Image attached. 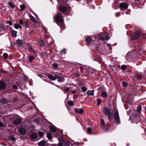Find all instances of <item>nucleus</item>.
I'll return each instance as SVG.
<instances>
[{"label":"nucleus","instance_id":"1","mask_svg":"<svg viewBox=\"0 0 146 146\" xmlns=\"http://www.w3.org/2000/svg\"><path fill=\"white\" fill-rule=\"evenodd\" d=\"M54 20L58 25L60 26L61 29L64 28L63 23V18L60 13H58L55 16Z\"/></svg>","mask_w":146,"mask_h":146},{"label":"nucleus","instance_id":"2","mask_svg":"<svg viewBox=\"0 0 146 146\" xmlns=\"http://www.w3.org/2000/svg\"><path fill=\"white\" fill-rule=\"evenodd\" d=\"M59 9L61 12L64 13L65 15H70V13L71 11L70 8L61 6L59 7Z\"/></svg>","mask_w":146,"mask_h":146},{"label":"nucleus","instance_id":"3","mask_svg":"<svg viewBox=\"0 0 146 146\" xmlns=\"http://www.w3.org/2000/svg\"><path fill=\"white\" fill-rule=\"evenodd\" d=\"M112 113L115 121L118 124H120V118L118 110L115 109L113 111Z\"/></svg>","mask_w":146,"mask_h":146},{"label":"nucleus","instance_id":"4","mask_svg":"<svg viewBox=\"0 0 146 146\" xmlns=\"http://www.w3.org/2000/svg\"><path fill=\"white\" fill-rule=\"evenodd\" d=\"M99 36L97 38L96 37L95 38L98 39H100L103 40H107L109 39V37L108 35L106 33H102L101 34H99Z\"/></svg>","mask_w":146,"mask_h":146},{"label":"nucleus","instance_id":"5","mask_svg":"<svg viewBox=\"0 0 146 146\" xmlns=\"http://www.w3.org/2000/svg\"><path fill=\"white\" fill-rule=\"evenodd\" d=\"M103 111L106 115H108V117L110 119L112 118V116L110 110L106 107H103L102 108Z\"/></svg>","mask_w":146,"mask_h":146},{"label":"nucleus","instance_id":"6","mask_svg":"<svg viewBox=\"0 0 146 146\" xmlns=\"http://www.w3.org/2000/svg\"><path fill=\"white\" fill-rule=\"evenodd\" d=\"M141 35V32L140 31H138L135 32L131 36V40H133L138 38Z\"/></svg>","mask_w":146,"mask_h":146},{"label":"nucleus","instance_id":"7","mask_svg":"<svg viewBox=\"0 0 146 146\" xmlns=\"http://www.w3.org/2000/svg\"><path fill=\"white\" fill-rule=\"evenodd\" d=\"M86 40L88 44H92L96 45L97 44V42L96 41H95L94 40H92V38L91 36L88 37L86 38Z\"/></svg>","mask_w":146,"mask_h":146},{"label":"nucleus","instance_id":"8","mask_svg":"<svg viewBox=\"0 0 146 146\" xmlns=\"http://www.w3.org/2000/svg\"><path fill=\"white\" fill-rule=\"evenodd\" d=\"M128 7V4L125 3H121L119 5V8L122 10H126Z\"/></svg>","mask_w":146,"mask_h":146},{"label":"nucleus","instance_id":"9","mask_svg":"<svg viewBox=\"0 0 146 146\" xmlns=\"http://www.w3.org/2000/svg\"><path fill=\"white\" fill-rule=\"evenodd\" d=\"M58 139L59 141L58 144V146H62L64 143H65V141L63 138L62 136H59L58 137Z\"/></svg>","mask_w":146,"mask_h":146},{"label":"nucleus","instance_id":"10","mask_svg":"<svg viewBox=\"0 0 146 146\" xmlns=\"http://www.w3.org/2000/svg\"><path fill=\"white\" fill-rule=\"evenodd\" d=\"M6 87V84L5 83L2 81H0V90H4Z\"/></svg>","mask_w":146,"mask_h":146},{"label":"nucleus","instance_id":"11","mask_svg":"<svg viewBox=\"0 0 146 146\" xmlns=\"http://www.w3.org/2000/svg\"><path fill=\"white\" fill-rule=\"evenodd\" d=\"M18 131L19 133L21 135H25L26 132V130L25 129L23 128H20L19 129Z\"/></svg>","mask_w":146,"mask_h":146},{"label":"nucleus","instance_id":"12","mask_svg":"<svg viewBox=\"0 0 146 146\" xmlns=\"http://www.w3.org/2000/svg\"><path fill=\"white\" fill-rule=\"evenodd\" d=\"M58 77V76L56 75H55L54 76L51 74L49 75L48 76V78L54 81Z\"/></svg>","mask_w":146,"mask_h":146},{"label":"nucleus","instance_id":"13","mask_svg":"<svg viewBox=\"0 0 146 146\" xmlns=\"http://www.w3.org/2000/svg\"><path fill=\"white\" fill-rule=\"evenodd\" d=\"M37 137V135L36 133H33L30 135L31 138L33 140L36 139Z\"/></svg>","mask_w":146,"mask_h":146},{"label":"nucleus","instance_id":"14","mask_svg":"<svg viewBox=\"0 0 146 146\" xmlns=\"http://www.w3.org/2000/svg\"><path fill=\"white\" fill-rule=\"evenodd\" d=\"M84 110L82 108L76 109L75 112L78 113H82L84 112Z\"/></svg>","mask_w":146,"mask_h":146},{"label":"nucleus","instance_id":"15","mask_svg":"<svg viewBox=\"0 0 146 146\" xmlns=\"http://www.w3.org/2000/svg\"><path fill=\"white\" fill-rule=\"evenodd\" d=\"M17 31L11 30V36L13 37H15L17 36Z\"/></svg>","mask_w":146,"mask_h":146},{"label":"nucleus","instance_id":"16","mask_svg":"<svg viewBox=\"0 0 146 146\" xmlns=\"http://www.w3.org/2000/svg\"><path fill=\"white\" fill-rule=\"evenodd\" d=\"M46 142L44 140L41 141L38 143V144L39 146H44L46 144Z\"/></svg>","mask_w":146,"mask_h":146},{"label":"nucleus","instance_id":"17","mask_svg":"<svg viewBox=\"0 0 146 146\" xmlns=\"http://www.w3.org/2000/svg\"><path fill=\"white\" fill-rule=\"evenodd\" d=\"M57 78L58 81L59 82H63L64 80V78L62 77V76H58Z\"/></svg>","mask_w":146,"mask_h":146},{"label":"nucleus","instance_id":"18","mask_svg":"<svg viewBox=\"0 0 146 146\" xmlns=\"http://www.w3.org/2000/svg\"><path fill=\"white\" fill-rule=\"evenodd\" d=\"M49 129L50 131L53 133H55L56 132V130L54 127L50 126L49 127Z\"/></svg>","mask_w":146,"mask_h":146},{"label":"nucleus","instance_id":"19","mask_svg":"<svg viewBox=\"0 0 146 146\" xmlns=\"http://www.w3.org/2000/svg\"><path fill=\"white\" fill-rule=\"evenodd\" d=\"M101 127L102 128H103L106 125L103 119H101Z\"/></svg>","mask_w":146,"mask_h":146},{"label":"nucleus","instance_id":"20","mask_svg":"<svg viewBox=\"0 0 146 146\" xmlns=\"http://www.w3.org/2000/svg\"><path fill=\"white\" fill-rule=\"evenodd\" d=\"M17 42L18 45L20 47H22L23 44L22 41L19 39L17 40Z\"/></svg>","mask_w":146,"mask_h":146},{"label":"nucleus","instance_id":"21","mask_svg":"<svg viewBox=\"0 0 146 146\" xmlns=\"http://www.w3.org/2000/svg\"><path fill=\"white\" fill-rule=\"evenodd\" d=\"M21 121L20 119H17L14 121V123L15 125H19L21 123Z\"/></svg>","mask_w":146,"mask_h":146},{"label":"nucleus","instance_id":"22","mask_svg":"<svg viewBox=\"0 0 146 146\" xmlns=\"http://www.w3.org/2000/svg\"><path fill=\"white\" fill-rule=\"evenodd\" d=\"M87 94L89 96H92L94 94V90H92L91 91H88L87 93Z\"/></svg>","mask_w":146,"mask_h":146},{"label":"nucleus","instance_id":"23","mask_svg":"<svg viewBox=\"0 0 146 146\" xmlns=\"http://www.w3.org/2000/svg\"><path fill=\"white\" fill-rule=\"evenodd\" d=\"M0 102L2 103L7 104V101L5 99L2 98L1 99Z\"/></svg>","mask_w":146,"mask_h":146},{"label":"nucleus","instance_id":"24","mask_svg":"<svg viewBox=\"0 0 146 146\" xmlns=\"http://www.w3.org/2000/svg\"><path fill=\"white\" fill-rule=\"evenodd\" d=\"M20 8L21 9L19 10V11H22L25 8V5L22 4L20 5Z\"/></svg>","mask_w":146,"mask_h":146},{"label":"nucleus","instance_id":"25","mask_svg":"<svg viewBox=\"0 0 146 146\" xmlns=\"http://www.w3.org/2000/svg\"><path fill=\"white\" fill-rule=\"evenodd\" d=\"M101 96L104 98H106L107 97V95L106 92H103L101 93Z\"/></svg>","mask_w":146,"mask_h":146},{"label":"nucleus","instance_id":"26","mask_svg":"<svg viewBox=\"0 0 146 146\" xmlns=\"http://www.w3.org/2000/svg\"><path fill=\"white\" fill-rule=\"evenodd\" d=\"M29 17L32 21H33L34 22H36V21L34 17L31 14H30L29 15Z\"/></svg>","mask_w":146,"mask_h":146},{"label":"nucleus","instance_id":"27","mask_svg":"<svg viewBox=\"0 0 146 146\" xmlns=\"http://www.w3.org/2000/svg\"><path fill=\"white\" fill-rule=\"evenodd\" d=\"M38 44L40 46H43L44 45V42L43 40H40L38 41Z\"/></svg>","mask_w":146,"mask_h":146},{"label":"nucleus","instance_id":"28","mask_svg":"<svg viewBox=\"0 0 146 146\" xmlns=\"http://www.w3.org/2000/svg\"><path fill=\"white\" fill-rule=\"evenodd\" d=\"M14 26L16 29H18L22 27V26L18 24H14Z\"/></svg>","mask_w":146,"mask_h":146},{"label":"nucleus","instance_id":"29","mask_svg":"<svg viewBox=\"0 0 146 146\" xmlns=\"http://www.w3.org/2000/svg\"><path fill=\"white\" fill-rule=\"evenodd\" d=\"M34 56H29L28 60L30 62H31L32 60L34 59Z\"/></svg>","mask_w":146,"mask_h":146},{"label":"nucleus","instance_id":"30","mask_svg":"<svg viewBox=\"0 0 146 146\" xmlns=\"http://www.w3.org/2000/svg\"><path fill=\"white\" fill-rule=\"evenodd\" d=\"M104 46L106 47H107L108 48L111 50L112 49V48L111 46L109 44H105L104 45Z\"/></svg>","mask_w":146,"mask_h":146},{"label":"nucleus","instance_id":"31","mask_svg":"<svg viewBox=\"0 0 146 146\" xmlns=\"http://www.w3.org/2000/svg\"><path fill=\"white\" fill-rule=\"evenodd\" d=\"M46 135L48 139H52L51 134V133H47Z\"/></svg>","mask_w":146,"mask_h":146},{"label":"nucleus","instance_id":"32","mask_svg":"<svg viewBox=\"0 0 146 146\" xmlns=\"http://www.w3.org/2000/svg\"><path fill=\"white\" fill-rule=\"evenodd\" d=\"M136 78L138 79H140L141 78L142 76L141 75L139 74H137L135 76Z\"/></svg>","mask_w":146,"mask_h":146},{"label":"nucleus","instance_id":"33","mask_svg":"<svg viewBox=\"0 0 146 146\" xmlns=\"http://www.w3.org/2000/svg\"><path fill=\"white\" fill-rule=\"evenodd\" d=\"M3 57L6 59H7L8 58V54L6 53H4L3 54Z\"/></svg>","mask_w":146,"mask_h":146},{"label":"nucleus","instance_id":"34","mask_svg":"<svg viewBox=\"0 0 146 146\" xmlns=\"http://www.w3.org/2000/svg\"><path fill=\"white\" fill-rule=\"evenodd\" d=\"M8 4L12 8L14 9V8L15 6L11 2H9L8 3Z\"/></svg>","mask_w":146,"mask_h":146},{"label":"nucleus","instance_id":"35","mask_svg":"<svg viewBox=\"0 0 146 146\" xmlns=\"http://www.w3.org/2000/svg\"><path fill=\"white\" fill-rule=\"evenodd\" d=\"M117 3V2L116 1H115L113 2V6L114 8L115 9H116L117 8V6L116 7H115V5H116Z\"/></svg>","mask_w":146,"mask_h":146},{"label":"nucleus","instance_id":"36","mask_svg":"<svg viewBox=\"0 0 146 146\" xmlns=\"http://www.w3.org/2000/svg\"><path fill=\"white\" fill-rule=\"evenodd\" d=\"M63 145L65 146H69L70 145V142L68 141H65V143H64Z\"/></svg>","mask_w":146,"mask_h":146},{"label":"nucleus","instance_id":"37","mask_svg":"<svg viewBox=\"0 0 146 146\" xmlns=\"http://www.w3.org/2000/svg\"><path fill=\"white\" fill-rule=\"evenodd\" d=\"M141 107L140 106H138L137 107V110L138 112V113L140 112L141 111Z\"/></svg>","mask_w":146,"mask_h":146},{"label":"nucleus","instance_id":"38","mask_svg":"<svg viewBox=\"0 0 146 146\" xmlns=\"http://www.w3.org/2000/svg\"><path fill=\"white\" fill-rule=\"evenodd\" d=\"M9 139L11 141H15L16 140L15 138L13 136H11L9 137Z\"/></svg>","mask_w":146,"mask_h":146},{"label":"nucleus","instance_id":"39","mask_svg":"<svg viewBox=\"0 0 146 146\" xmlns=\"http://www.w3.org/2000/svg\"><path fill=\"white\" fill-rule=\"evenodd\" d=\"M73 76L75 77L78 78L80 76V75L77 73H74L73 74Z\"/></svg>","mask_w":146,"mask_h":146},{"label":"nucleus","instance_id":"40","mask_svg":"<svg viewBox=\"0 0 146 146\" xmlns=\"http://www.w3.org/2000/svg\"><path fill=\"white\" fill-rule=\"evenodd\" d=\"M97 100V104L98 105H100L101 102V100L100 98H98Z\"/></svg>","mask_w":146,"mask_h":146},{"label":"nucleus","instance_id":"41","mask_svg":"<svg viewBox=\"0 0 146 146\" xmlns=\"http://www.w3.org/2000/svg\"><path fill=\"white\" fill-rule=\"evenodd\" d=\"M72 89L71 90H76L77 88L76 87V86L75 85H72Z\"/></svg>","mask_w":146,"mask_h":146},{"label":"nucleus","instance_id":"42","mask_svg":"<svg viewBox=\"0 0 146 146\" xmlns=\"http://www.w3.org/2000/svg\"><path fill=\"white\" fill-rule=\"evenodd\" d=\"M68 104L70 106H72L73 105L74 103H73L71 101H69L68 102Z\"/></svg>","mask_w":146,"mask_h":146},{"label":"nucleus","instance_id":"43","mask_svg":"<svg viewBox=\"0 0 146 146\" xmlns=\"http://www.w3.org/2000/svg\"><path fill=\"white\" fill-rule=\"evenodd\" d=\"M82 90L83 92H85L87 91V88H86L85 87H83L82 88Z\"/></svg>","mask_w":146,"mask_h":146},{"label":"nucleus","instance_id":"44","mask_svg":"<svg viewBox=\"0 0 146 146\" xmlns=\"http://www.w3.org/2000/svg\"><path fill=\"white\" fill-rule=\"evenodd\" d=\"M121 69L123 70H125L126 69V66L125 65H123L121 66Z\"/></svg>","mask_w":146,"mask_h":146},{"label":"nucleus","instance_id":"45","mask_svg":"<svg viewBox=\"0 0 146 146\" xmlns=\"http://www.w3.org/2000/svg\"><path fill=\"white\" fill-rule=\"evenodd\" d=\"M92 129L90 128H89L87 130V132L88 133H91Z\"/></svg>","mask_w":146,"mask_h":146},{"label":"nucleus","instance_id":"46","mask_svg":"<svg viewBox=\"0 0 146 146\" xmlns=\"http://www.w3.org/2000/svg\"><path fill=\"white\" fill-rule=\"evenodd\" d=\"M52 66L55 68H57L58 67V65L56 63L53 64Z\"/></svg>","mask_w":146,"mask_h":146},{"label":"nucleus","instance_id":"47","mask_svg":"<svg viewBox=\"0 0 146 146\" xmlns=\"http://www.w3.org/2000/svg\"><path fill=\"white\" fill-rule=\"evenodd\" d=\"M25 25L27 28H28L29 27V25L28 23L27 22H25Z\"/></svg>","mask_w":146,"mask_h":146},{"label":"nucleus","instance_id":"48","mask_svg":"<svg viewBox=\"0 0 146 146\" xmlns=\"http://www.w3.org/2000/svg\"><path fill=\"white\" fill-rule=\"evenodd\" d=\"M43 133L41 131H39L38 133V135L40 137L42 136L43 135Z\"/></svg>","mask_w":146,"mask_h":146},{"label":"nucleus","instance_id":"49","mask_svg":"<svg viewBox=\"0 0 146 146\" xmlns=\"http://www.w3.org/2000/svg\"><path fill=\"white\" fill-rule=\"evenodd\" d=\"M19 23L21 25H22L23 24V22L21 19H20L19 20Z\"/></svg>","mask_w":146,"mask_h":146},{"label":"nucleus","instance_id":"50","mask_svg":"<svg viewBox=\"0 0 146 146\" xmlns=\"http://www.w3.org/2000/svg\"><path fill=\"white\" fill-rule=\"evenodd\" d=\"M80 69V70L81 72L82 73L83 72L84 69L82 67L80 66L79 68Z\"/></svg>","mask_w":146,"mask_h":146},{"label":"nucleus","instance_id":"51","mask_svg":"<svg viewBox=\"0 0 146 146\" xmlns=\"http://www.w3.org/2000/svg\"><path fill=\"white\" fill-rule=\"evenodd\" d=\"M13 88L15 89H18L17 86L15 85H14L13 86Z\"/></svg>","mask_w":146,"mask_h":146},{"label":"nucleus","instance_id":"52","mask_svg":"<svg viewBox=\"0 0 146 146\" xmlns=\"http://www.w3.org/2000/svg\"><path fill=\"white\" fill-rule=\"evenodd\" d=\"M127 85V84L126 82H124L123 83V86L126 87Z\"/></svg>","mask_w":146,"mask_h":146},{"label":"nucleus","instance_id":"53","mask_svg":"<svg viewBox=\"0 0 146 146\" xmlns=\"http://www.w3.org/2000/svg\"><path fill=\"white\" fill-rule=\"evenodd\" d=\"M71 92L72 94H75V93H76V90H71Z\"/></svg>","mask_w":146,"mask_h":146},{"label":"nucleus","instance_id":"54","mask_svg":"<svg viewBox=\"0 0 146 146\" xmlns=\"http://www.w3.org/2000/svg\"><path fill=\"white\" fill-rule=\"evenodd\" d=\"M70 89V88L69 87L66 88L65 89V91L66 92H68V90H69Z\"/></svg>","mask_w":146,"mask_h":146},{"label":"nucleus","instance_id":"55","mask_svg":"<svg viewBox=\"0 0 146 146\" xmlns=\"http://www.w3.org/2000/svg\"><path fill=\"white\" fill-rule=\"evenodd\" d=\"M120 13H117L115 14V16L116 17H118L120 15Z\"/></svg>","mask_w":146,"mask_h":146},{"label":"nucleus","instance_id":"56","mask_svg":"<svg viewBox=\"0 0 146 146\" xmlns=\"http://www.w3.org/2000/svg\"><path fill=\"white\" fill-rule=\"evenodd\" d=\"M61 52L62 53H64V54H66V50L65 49H64L63 50H62L61 51Z\"/></svg>","mask_w":146,"mask_h":146},{"label":"nucleus","instance_id":"57","mask_svg":"<svg viewBox=\"0 0 146 146\" xmlns=\"http://www.w3.org/2000/svg\"><path fill=\"white\" fill-rule=\"evenodd\" d=\"M8 23L11 26H12L13 25V23L11 21H8Z\"/></svg>","mask_w":146,"mask_h":146},{"label":"nucleus","instance_id":"58","mask_svg":"<svg viewBox=\"0 0 146 146\" xmlns=\"http://www.w3.org/2000/svg\"><path fill=\"white\" fill-rule=\"evenodd\" d=\"M35 32V31L34 30H32L30 32V34H32L34 33Z\"/></svg>","mask_w":146,"mask_h":146},{"label":"nucleus","instance_id":"59","mask_svg":"<svg viewBox=\"0 0 146 146\" xmlns=\"http://www.w3.org/2000/svg\"><path fill=\"white\" fill-rule=\"evenodd\" d=\"M3 124L0 121V127H2L3 126Z\"/></svg>","mask_w":146,"mask_h":146},{"label":"nucleus","instance_id":"60","mask_svg":"<svg viewBox=\"0 0 146 146\" xmlns=\"http://www.w3.org/2000/svg\"><path fill=\"white\" fill-rule=\"evenodd\" d=\"M34 122H36V123H37L38 122V121L37 119H35L34 120Z\"/></svg>","mask_w":146,"mask_h":146},{"label":"nucleus","instance_id":"61","mask_svg":"<svg viewBox=\"0 0 146 146\" xmlns=\"http://www.w3.org/2000/svg\"><path fill=\"white\" fill-rule=\"evenodd\" d=\"M38 76L39 77H42V79H43V76H42V75L40 74H38Z\"/></svg>","mask_w":146,"mask_h":146},{"label":"nucleus","instance_id":"62","mask_svg":"<svg viewBox=\"0 0 146 146\" xmlns=\"http://www.w3.org/2000/svg\"><path fill=\"white\" fill-rule=\"evenodd\" d=\"M129 54H127V56H126V59L127 60H128L129 59H128V58L129 57Z\"/></svg>","mask_w":146,"mask_h":146},{"label":"nucleus","instance_id":"63","mask_svg":"<svg viewBox=\"0 0 146 146\" xmlns=\"http://www.w3.org/2000/svg\"><path fill=\"white\" fill-rule=\"evenodd\" d=\"M29 49L30 50H31L32 49V47L31 46H29Z\"/></svg>","mask_w":146,"mask_h":146},{"label":"nucleus","instance_id":"64","mask_svg":"<svg viewBox=\"0 0 146 146\" xmlns=\"http://www.w3.org/2000/svg\"><path fill=\"white\" fill-rule=\"evenodd\" d=\"M108 130H109V129H108V128H106V130L107 131H108Z\"/></svg>","mask_w":146,"mask_h":146}]
</instances>
